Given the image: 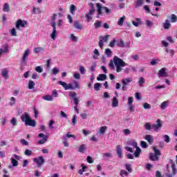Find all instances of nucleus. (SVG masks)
Wrapping results in <instances>:
<instances>
[{
  "label": "nucleus",
  "instance_id": "nucleus-1",
  "mask_svg": "<svg viewBox=\"0 0 177 177\" xmlns=\"http://www.w3.org/2000/svg\"><path fill=\"white\" fill-rule=\"evenodd\" d=\"M114 64L116 68L117 73H121V71H122V67L128 66V64H127L125 62H124V60L117 56L113 57V61L111 59L109 62V66L110 68H111V70H114Z\"/></svg>",
  "mask_w": 177,
  "mask_h": 177
},
{
  "label": "nucleus",
  "instance_id": "nucleus-2",
  "mask_svg": "<svg viewBox=\"0 0 177 177\" xmlns=\"http://www.w3.org/2000/svg\"><path fill=\"white\" fill-rule=\"evenodd\" d=\"M59 85H62L65 91H73L74 89H80V82L77 80H74L72 83L67 84L65 82L59 81Z\"/></svg>",
  "mask_w": 177,
  "mask_h": 177
},
{
  "label": "nucleus",
  "instance_id": "nucleus-3",
  "mask_svg": "<svg viewBox=\"0 0 177 177\" xmlns=\"http://www.w3.org/2000/svg\"><path fill=\"white\" fill-rule=\"evenodd\" d=\"M21 120L23 122L25 123V125H28L29 127H32L33 128L35 127V120H31V118H30V115H28L27 112H25L21 115Z\"/></svg>",
  "mask_w": 177,
  "mask_h": 177
},
{
  "label": "nucleus",
  "instance_id": "nucleus-4",
  "mask_svg": "<svg viewBox=\"0 0 177 177\" xmlns=\"http://www.w3.org/2000/svg\"><path fill=\"white\" fill-rule=\"evenodd\" d=\"M96 6H97V13H98V15H97V19H99V16H102L103 15V12H102V10H104L106 15H109V13H111V9H109L107 7H102V5H100V3H96Z\"/></svg>",
  "mask_w": 177,
  "mask_h": 177
},
{
  "label": "nucleus",
  "instance_id": "nucleus-5",
  "mask_svg": "<svg viewBox=\"0 0 177 177\" xmlns=\"http://www.w3.org/2000/svg\"><path fill=\"white\" fill-rule=\"evenodd\" d=\"M169 161L171 165L172 174H166V176L167 177H173L174 176L176 175V174H177L176 165H175V163H174V160L172 159H169Z\"/></svg>",
  "mask_w": 177,
  "mask_h": 177
},
{
  "label": "nucleus",
  "instance_id": "nucleus-6",
  "mask_svg": "<svg viewBox=\"0 0 177 177\" xmlns=\"http://www.w3.org/2000/svg\"><path fill=\"white\" fill-rule=\"evenodd\" d=\"M109 38H110V35H106L104 37L103 36H100L99 37V46L100 49H103V45L104 42H108L109 41Z\"/></svg>",
  "mask_w": 177,
  "mask_h": 177
},
{
  "label": "nucleus",
  "instance_id": "nucleus-7",
  "mask_svg": "<svg viewBox=\"0 0 177 177\" xmlns=\"http://www.w3.org/2000/svg\"><path fill=\"white\" fill-rule=\"evenodd\" d=\"M161 128H162V123L160 119H158L156 123L152 124V129H153L155 132H158Z\"/></svg>",
  "mask_w": 177,
  "mask_h": 177
},
{
  "label": "nucleus",
  "instance_id": "nucleus-8",
  "mask_svg": "<svg viewBox=\"0 0 177 177\" xmlns=\"http://www.w3.org/2000/svg\"><path fill=\"white\" fill-rule=\"evenodd\" d=\"M34 162L37 164V167H40L45 164V159H44V156H39L33 159Z\"/></svg>",
  "mask_w": 177,
  "mask_h": 177
},
{
  "label": "nucleus",
  "instance_id": "nucleus-9",
  "mask_svg": "<svg viewBox=\"0 0 177 177\" xmlns=\"http://www.w3.org/2000/svg\"><path fill=\"white\" fill-rule=\"evenodd\" d=\"M117 46H119L120 48H129L131 45V41H127L126 43L124 41V40L120 39V41H118L116 44Z\"/></svg>",
  "mask_w": 177,
  "mask_h": 177
},
{
  "label": "nucleus",
  "instance_id": "nucleus-10",
  "mask_svg": "<svg viewBox=\"0 0 177 177\" xmlns=\"http://www.w3.org/2000/svg\"><path fill=\"white\" fill-rule=\"evenodd\" d=\"M26 24H27V21H23L21 19H19L16 23V28L17 30H20V27H25Z\"/></svg>",
  "mask_w": 177,
  "mask_h": 177
},
{
  "label": "nucleus",
  "instance_id": "nucleus-11",
  "mask_svg": "<svg viewBox=\"0 0 177 177\" xmlns=\"http://www.w3.org/2000/svg\"><path fill=\"white\" fill-rule=\"evenodd\" d=\"M38 138H43L42 140L38 141V145H44V143L48 140V136H45V134L42 133L38 135Z\"/></svg>",
  "mask_w": 177,
  "mask_h": 177
},
{
  "label": "nucleus",
  "instance_id": "nucleus-12",
  "mask_svg": "<svg viewBox=\"0 0 177 177\" xmlns=\"http://www.w3.org/2000/svg\"><path fill=\"white\" fill-rule=\"evenodd\" d=\"M53 32L50 35V37L53 41L56 39V37L57 36V32L56 31V24H53Z\"/></svg>",
  "mask_w": 177,
  "mask_h": 177
},
{
  "label": "nucleus",
  "instance_id": "nucleus-13",
  "mask_svg": "<svg viewBox=\"0 0 177 177\" xmlns=\"http://www.w3.org/2000/svg\"><path fill=\"white\" fill-rule=\"evenodd\" d=\"M95 10H89V12L86 15V19L88 23H89L91 20H92V16H93V14L95 13Z\"/></svg>",
  "mask_w": 177,
  "mask_h": 177
},
{
  "label": "nucleus",
  "instance_id": "nucleus-14",
  "mask_svg": "<svg viewBox=\"0 0 177 177\" xmlns=\"http://www.w3.org/2000/svg\"><path fill=\"white\" fill-rule=\"evenodd\" d=\"M166 68H162L158 72V77H168V74L165 72Z\"/></svg>",
  "mask_w": 177,
  "mask_h": 177
},
{
  "label": "nucleus",
  "instance_id": "nucleus-15",
  "mask_svg": "<svg viewBox=\"0 0 177 177\" xmlns=\"http://www.w3.org/2000/svg\"><path fill=\"white\" fill-rule=\"evenodd\" d=\"M149 160H151V161H158V160H160V156L156 153H151L149 154Z\"/></svg>",
  "mask_w": 177,
  "mask_h": 177
},
{
  "label": "nucleus",
  "instance_id": "nucleus-16",
  "mask_svg": "<svg viewBox=\"0 0 177 177\" xmlns=\"http://www.w3.org/2000/svg\"><path fill=\"white\" fill-rule=\"evenodd\" d=\"M145 140H147L149 145H153L154 138L151 135H146L145 137Z\"/></svg>",
  "mask_w": 177,
  "mask_h": 177
},
{
  "label": "nucleus",
  "instance_id": "nucleus-17",
  "mask_svg": "<svg viewBox=\"0 0 177 177\" xmlns=\"http://www.w3.org/2000/svg\"><path fill=\"white\" fill-rule=\"evenodd\" d=\"M162 27L165 30H169L171 28V23L169 19H166L165 21L162 24Z\"/></svg>",
  "mask_w": 177,
  "mask_h": 177
},
{
  "label": "nucleus",
  "instance_id": "nucleus-18",
  "mask_svg": "<svg viewBox=\"0 0 177 177\" xmlns=\"http://www.w3.org/2000/svg\"><path fill=\"white\" fill-rule=\"evenodd\" d=\"M28 55H30V50H26L24 52L22 59H21V62L23 63H26V62H27V57H28Z\"/></svg>",
  "mask_w": 177,
  "mask_h": 177
},
{
  "label": "nucleus",
  "instance_id": "nucleus-19",
  "mask_svg": "<svg viewBox=\"0 0 177 177\" xmlns=\"http://www.w3.org/2000/svg\"><path fill=\"white\" fill-rule=\"evenodd\" d=\"M78 151H79V153H82V154H84V153H85V151H86V145L83 144V145H80L79 147Z\"/></svg>",
  "mask_w": 177,
  "mask_h": 177
},
{
  "label": "nucleus",
  "instance_id": "nucleus-20",
  "mask_svg": "<svg viewBox=\"0 0 177 177\" xmlns=\"http://www.w3.org/2000/svg\"><path fill=\"white\" fill-rule=\"evenodd\" d=\"M116 151L118 153V156L119 158H122V150L121 149L120 145L116 146Z\"/></svg>",
  "mask_w": 177,
  "mask_h": 177
},
{
  "label": "nucleus",
  "instance_id": "nucleus-21",
  "mask_svg": "<svg viewBox=\"0 0 177 177\" xmlns=\"http://www.w3.org/2000/svg\"><path fill=\"white\" fill-rule=\"evenodd\" d=\"M107 126L101 127L98 131L99 135H104V133H106V131H107Z\"/></svg>",
  "mask_w": 177,
  "mask_h": 177
},
{
  "label": "nucleus",
  "instance_id": "nucleus-22",
  "mask_svg": "<svg viewBox=\"0 0 177 177\" xmlns=\"http://www.w3.org/2000/svg\"><path fill=\"white\" fill-rule=\"evenodd\" d=\"M169 104V101H165L163 102L160 105V107L161 110H165L168 107V105Z\"/></svg>",
  "mask_w": 177,
  "mask_h": 177
},
{
  "label": "nucleus",
  "instance_id": "nucleus-23",
  "mask_svg": "<svg viewBox=\"0 0 177 177\" xmlns=\"http://www.w3.org/2000/svg\"><path fill=\"white\" fill-rule=\"evenodd\" d=\"M112 107H118V98L113 97L112 99Z\"/></svg>",
  "mask_w": 177,
  "mask_h": 177
},
{
  "label": "nucleus",
  "instance_id": "nucleus-24",
  "mask_svg": "<svg viewBox=\"0 0 177 177\" xmlns=\"http://www.w3.org/2000/svg\"><path fill=\"white\" fill-rule=\"evenodd\" d=\"M42 99H44V100H46L47 102H52L53 101V96L46 95L42 97Z\"/></svg>",
  "mask_w": 177,
  "mask_h": 177
},
{
  "label": "nucleus",
  "instance_id": "nucleus-25",
  "mask_svg": "<svg viewBox=\"0 0 177 177\" xmlns=\"http://www.w3.org/2000/svg\"><path fill=\"white\" fill-rule=\"evenodd\" d=\"M107 78V75L106 74H100L97 77V81H104Z\"/></svg>",
  "mask_w": 177,
  "mask_h": 177
},
{
  "label": "nucleus",
  "instance_id": "nucleus-26",
  "mask_svg": "<svg viewBox=\"0 0 177 177\" xmlns=\"http://www.w3.org/2000/svg\"><path fill=\"white\" fill-rule=\"evenodd\" d=\"M144 128L147 131H151V129H153V125H151V124H150L149 122H146L144 124Z\"/></svg>",
  "mask_w": 177,
  "mask_h": 177
},
{
  "label": "nucleus",
  "instance_id": "nucleus-27",
  "mask_svg": "<svg viewBox=\"0 0 177 177\" xmlns=\"http://www.w3.org/2000/svg\"><path fill=\"white\" fill-rule=\"evenodd\" d=\"M125 19H127V17H125V15H124L123 17H122L118 21V25L122 26H124V21H125Z\"/></svg>",
  "mask_w": 177,
  "mask_h": 177
},
{
  "label": "nucleus",
  "instance_id": "nucleus-28",
  "mask_svg": "<svg viewBox=\"0 0 177 177\" xmlns=\"http://www.w3.org/2000/svg\"><path fill=\"white\" fill-rule=\"evenodd\" d=\"M1 75L5 78V80H8V77H9V75H8V70L3 69L1 71Z\"/></svg>",
  "mask_w": 177,
  "mask_h": 177
},
{
  "label": "nucleus",
  "instance_id": "nucleus-29",
  "mask_svg": "<svg viewBox=\"0 0 177 177\" xmlns=\"http://www.w3.org/2000/svg\"><path fill=\"white\" fill-rule=\"evenodd\" d=\"M74 27L75 28H77V30H82V25L80 24L78 21H75Z\"/></svg>",
  "mask_w": 177,
  "mask_h": 177
},
{
  "label": "nucleus",
  "instance_id": "nucleus-30",
  "mask_svg": "<svg viewBox=\"0 0 177 177\" xmlns=\"http://www.w3.org/2000/svg\"><path fill=\"white\" fill-rule=\"evenodd\" d=\"M120 175L122 177H128V176H129V173H128V171H127L124 169H122L120 172Z\"/></svg>",
  "mask_w": 177,
  "mask_h": 177
},
{
  "label": "nucleus",
  "instance_id": "nucleus-31",
  "mask_svg": "<svg viewBox=\"0 0 177 177\" xmlns=\"http://www.w3.org/2000/svg\"><path fill=\"white\" fill-rule=\"evenodd\" d=\"M136 21H132V24L135 27H139V25L141 24L140 23V18H136Z\"/></svg>",
  "mask_w": 177,
  "mask_h": 177
},
{
  "label": "nucleus",
  "instance_id": "nucleus-32",
  "mask_svg": "<svg viewBox=\"0 0 177 177\" xmlns=\"http://www.w3.org/2000/svg\"><path fill=\"white\" fill-rule=\"evenodd\" d=\"M146 82V80H145V77H140L138 79V85L139 86H143V84Z\"/></svg>",
  "mask_w": 177,
  "mask_h": 177
},
{
  "label": "nucleus",
  "instance_id": "nucleus-33",
  "mask_svg": "<svg viewBox=\"0 0 177 177\" xmlns=\"http://www.w3.org/2000/svg\"><path fill=\"white\" fill-rule=\"evenodd\" d=\"M35 88V82L32 80H29L28 82V89H34Z\"/></svg>",
  "mask_w": 177,
  "mask_h": 177
},
{
  "label": "nucleus",
  "instance_id": "nucleus-34",
  "mask_svg": "<svg viewBox=\"0 0 177 177\" xmlns=\"http://www.w3.org/2000/svg\"><path fill=\"white\" fill-rule=\"evenodd\" d=\"M132 77H127L125 79H123L122 80V84H126V85H128V84H129V82H132Z\"/></svg>",
  "mask_w": 177,
  "mask_h": 177
},
{
  "label": "nucleus",
  "instance_id": "nucleus-35",
  "mask_svg": "<svg viewBox=\"0 0 177 177\" xmlns=\"http://www.w3.org/2000/svg\"><path fill=\"white\" fill-rule=\"evenodd\" d=\"M10 161L12 167H17L19 165V162L15 158H11Z\"/></svg>",
  "mask_w": 177,
  "mask_h": 177
},
{
  "label": "nucleus",
  "instance_id": "nucleus-36",
  "mask_svg": "<svg viewBox=\"0 0 177 177\" xmlns=\"http://www.w3.org/2000/svg\"><path fill=\"white\" fill-rule=\"evenodd\" d=\"M3 12H9L10 10V7L9 6V4L8 3H5L3 7Z\"/></svg>",
  "mask_w": 177,
  "mask_h": 177
},
{
  "label": "nucleus",
  "instance_id": "nucleus-37",
  "mask_svg": "<svg viewBox=\"0 0 177 177\" xmlns=\"http://www.w3.org/2000/svg\"><path fill=\"white\" fill-rule=\"evenodd\" d=\"M153 150L154 151V154L160 157L161 156V151H160V149H157V147H153Z\"/></svg>",
  "mask_w": 177,
  "mask_h": 177
},
{
  "label": "nucleus",
  "instance_id": "nucleus-38",
  "mask_svg": "<svg viewBox=\"0 0 177 177\" xmlns=\"http://www.w3.org/2000/svg\"><path fill=\"white\" fill-rule=\"evenodd\" d=\"M10 124L12 127H16L17 125V119L16 118H12L10 120Z\"/></svg>",
  "mask_w": 177,
  "mask_h": 177
},
{
  "label": "nucleus",
  "instance_id": "nucleus-39",
  "mask_svg": "<svg viewBox=\"0 0 177 177\" xmlns=\"http://www.w3.org/2000/svg\"><path fill=\"white\" fill-rule=\"evenodd\" d=\"M76 6L74 4H71V8H70V12L71 13V15H75V9H76Z\"/></svg>",
  "mask_w": 177,
  "mask_h": 177
},
{
  "label": "nucleus",
  "instance_id": "nucleus-40",
  "mask_svg": "<svg viewBox=\"0 0 177 177\" xmlns=\"http://www.w3.org/2000/svg\"><path fill=\"white\" fill-rule=\"evenodd\" d=\"M70 39H71V41H72V42H77L78 41V37L77 36H75L74 34L71 35Z\"/></svg>",
  "mask_w": 177,
  "mask_h": 177
},
{
  "label": "nucleus",
  "instance_id": "nucleus-41",
  "mask_svg": "<svg viewBox=\"0 0 177 177\" xmlns=\"http://www.w3.org/2000/svg\"><path fill=\"white\" fill-rule=\"evenodd\" d=\"M105 55H106V56L108 57H110V56H111V55H113V51H111V50L110 48H106L105 49Z\"/></svg>",
  "mask_w": 177,
  "mask_h": 177
},
{
  "label": "nucleus",
  "instance_id": "nucleus-42",
  "mask_svg": "<svg viewBox=\"0 0 177 177\" xmlns=\"http://www.w3.org/2000/svg\"><path fill=\"white\" fill-rule=\"evenodd\" d=\"M101 87H102V84H100V83H95L94 84L95 91H100Z\"/></svg>",
  "mask_w": 177,
  "mask_h": 177
},
{
  "label": "nucleus",
  "instance_id": "nucleus-43",
  "mask_svg": "<svg viewBox=\"0 0 177 177\" xmlns=\"http://www.w3.org/2000/svg\"><path fill=\"white\" fill-rule=\"evenodd\" d=\"M170 20H171V23H176V21H177L176 15H175V14L171 15L170 17Z\"/></svg>",
  "mask_w": 177,
  "mask_h": 177
},
{
  "label": "nucleus",
  "instance_id": "nucleus-44",
  "mask_svg": "<svg viewBox=\"0 0 177 177\" xmlns=\"http://www.w3.org/2000/svg\"><path fill=\"white\" fill-rule=\"evenodd\" d=\"M141 151L142 150L140 149V148L137 147L136 151L134 152L135 157H138L139 156H140Z\"/></svg>",
  "mask_w": 177,
  "mask_h": 177
},
{
  "label": "nucleus",
  "instance_id": "nucleus-45",
  "mask_svg": "<svg viewBox=\"0 0 177 177\" xmlns=\"http://www.w3.org/2000/svg\"><path fill=\"white\" fill-rule=\"evenodd\" d=\"M42 50H44V48L42 47H37L33 49L35 53H39L40 52H42Z\"/></svg>",
  "mask_w": 177,
  "mask_h": 177
},
{
  "label": "nucleus",
  "instance_id": "nucleus-46",
  "mask_svg": "<svg viewBox=\"0 0 177 177\" xmlns=\"http://www.w3.org/2000/svg\"><path fill=\"white\" fill-rule=\"evenodd\" d=\"M86 166L84 165H82V169H80L78 171L80 175H82L84 174V172H85V169H86Z\"/></svg>",
  "mask_w": 177,
  "mask_h": 177
},
{
  "label": "nucleus",
  "instance_id": "nucleus-47",
  "mask_svg": "<svg viewBox=\"0 0 177 177\" xmlns=\"http://www.w3.org/2000/svg\"><path fill=\"white\" fill-rule=\"evenodd\" d=\"M102 26V21L97 20L96 22L94 24L95 28H99Z\"/></svg>",
  "mask_w": 177,
  "mask_h": 177
},
{
  "label": "nucleus",
  "instance_id": "nucleus-48",
  "mask_svg": "<svg viewBox=\"0 0 177 177\" xmlns=\"http://www.w3.org/2000/svg\"><path fill=\"white\" fill-rule=\"evenodd\" d=\"M100 53H99V50L95 49L94 50V55L93 56V59H97V56H99Z\"/></svg>",
  "mask_w": 177,
  "mask_h": 177
},
{
  "label": "nucleus",
  "instance_id": "nucleus-49",
  "mask_svg": "<svg viewBox=\"0 0 177 177\" xmlns=\"http://www.w3.org/2000/svg\"><path fill=\"white\" fill-rule=\"evenodd\" d=\"M143 107L145 110H150V109H151V105H150L149 103H144Z\"/></svg>",
  "mask_w": 177,
  "mask_h": 177
},
{
  "label": "nucleus",
  "instance_id": "nucleus-50",
  "mask_svg": "<svg viewBox=\"0 0 177 177\" xmlns=\"http://www.w3.org/2000/svg\"><path fill=\"white\" fill-rule=\"evenodd\" d=\"M24 154H25V156H28V157H30V156L32 155V151H31L30 149H26Z\"/></svg>",
  "mask_w": 177,
  "mask_h": 177
},
{
  "label": "nucleus",
  "instance_id": "nucleus-51",
  "mask_svg": "<svg viewBox=\"0 0 177 177\" xmlns=\"http://www.w3.org/2000/svg\"><path fill=\"white\" fill-rule=\"evenodd\" d=\"M145 24L147 26V27H149V28H151V27H153V21L150 20L145 21Z\"/></svg>",
  "mask_w": 177,
  "mask_h": 177
},
{
  "label": "nucleus",
  "instance_id": "nucleus-52",
  "mask_svg": "<svg viewBox=\"0 0 177 177\" xmlns=\"http://www.w3.org/2000/svg\"><path fill=\"white\" fill-rule=\"evenodd\" d=\"M125 168H126V169L128 171V172H129L130 174H131V172H132V167H131V165H129V164H126V165H125Z\"/></svg>",
  "mask_w": 177,
  "mask_h": 177
},
{
  "label": "nucleus",
  "instance_id": "nucleus-53",
  "mask_svg": "<svg viewBox=\"0 0 177 177\" xmlns=\"http://www.w3.org/2000/svg\"><path fill=\"white\" fill-rule=\"evenodd\" d=\"M63 145L65 147H68V142H67V137L63 138Z\"/></svg>",
  "mask_w": 177,
  "mask_h": 177
},
{
  "label": "nucleus",
  "instance_id": "nucleus-54",
  "mask_svg": "<svg viewBox=\"0 0 177 177\" xmlns=\"http://www.w3.org/2000/svg\"><path fill=\"white\" fill-rule=\"evenodd\" d=\"M15 104H16V98H15V97H12L10 98V106H15Z\"/></svg>",
  "mask_w": 177,
  "mask_h": 177
},
{
  "label": "nucleus",
  "instance_id": "nucleus-55",
  "mask_svg": "<svg viewBox=\"0 0 177 177\" xmlns=\"http://www.w3.org/2000/svg\"><path fill=\"white\" fill-rule=\"evenodd\" d=\"M143 5V0H137L136 8H139V6H142Z\"/></svg>",
  "mask_w": 177,
  "mask_h": 177
},
{
  "label": "nucleus",
  "instance_id": "nucleus-56",
  "mask_svg": "<svg viewBox=\"0 0 177 177\" xmlns=\"http://www.w3.org/2000/svg\"><path fill=\"white\" fill-rule=\"evenodd\" d=\"M164 140L166 143H169V142H171V138H169V136L165 135L164 136Z\"/></svg>",
  "mask_w": 177,
  "mask_h": 177
},
{
  "label": "nucleus",
  "instance_id": "nucleus-57",
  "mask_svg": "<svg viewBox=\"0 0 177 177\" xmlns=\"http://www.w3.org/2000/svg\"><path fill=\"white\" fill-rule=\"evenodd\" d=\"M59 69L56 67L53 68V71H52V73L54 75H57V74H59Z\"/></svg>",
  "mask_w": 177,
  "mask_h": 177
},
{
  "label": "nucleus",
  "instance_id": "nucleus-58",
  "mask_svg": "<svg viewBox=\"0 0 177 177\" xmlns=\"http://www.w3.org/2000/svg\"><path fill=\"white\" fill-rule=\"evenodd\" d=\"M10 34L12 37H16L17 35V32H16V29L12 28L10 30Z\"/></svg>",
  "mask_w": 177,
  "mask_h": 177
},
{
  "label": "nucleus",
  "instance_id": "nucleus-59",
  "mask_svg": "<svg viewBox=\"0 0 177 177\" xmlns=\"http://www.w3.org/2000/svg\"><path fill=\"white\" fill-rule=\"evenodd\" d=\"M141 147L143 148V149H147L148 146L147 145V142H145V141H141Z\"/></svg>",
  "mask_w": 177,
  "mask_h": 177
},
{
  "label": "nucleus",
  "instance_id": "nucleus-60",
  "mask_svg": "<svg viewBox=\"0 0 177 177\" xmlns=\"http://www.w3.org/2000/svg\"><path fill=\"white\" fill-rule=\"evenodd\" d=\"M86 161L88 164H93V158L91 156H87Z\"/></svg>",
  "mask_w": 177,
  "mask_h": 177
},
{
  "label": "nucleus",
  "instance_id": "nucleus-61",
  "mask_svg": "<svg viewBox=\"0 0 177 177\" xmlns=\"http://www.w3.org/2000/svg\"><path fill=\"white\" fill-rule=\"evenodd\" d=\"M69 96L71 97H72V99H75L77 97V93H75V92H70L69 93Z\"/></svg>",
  "mask_w": 177,
  "mask_h": 177
},
{
  "label": "nucleus",
  "instance_id": "nucleus-62",
  "mask_svg": "<svg viewBox=\"0 0 177 177\" xmlns=\"http://www.w3.org/2000/svg\"><path fill=\"white\" fill-rule=\"evenodd\" d=\"M72 124L73 125H75L77 124V115H74L72 118Z\"/></svg>",
  "mask_w": 177,
  "mask_h": 177
},
{
  "label": "nucleus",
  "instance_id": "nucleus-63",
  "mask_svg": "<svg viewBox=\"0 0 177 177\" xmlns=\"http://www.w3.org/2000/svg\"><path fill=\"white\" fill-rule=\"evenodd\" d=\"M52 96H53V97H57V96H59V93H57V90H53L52 91Z\"/></svg>",
  "mask_w": 177,
  "mask_h": 177
},
{
  "label": "nucleus",
  "instance_id": "nucleus-64",
  "mask_svg": "<svg viewBox=\"0 0 177 177\" xmlns=\"http://www.w3.org/2000/svg\"><path fill=\"white\" fill-rule=\"evenodd\" d=\"M35 71H37V73H42V71H44V69L42 68V66H37L35 68Z\"/></svg>",
  "mask_w": 177,
  "mask_h": 177
}]
</instances>
